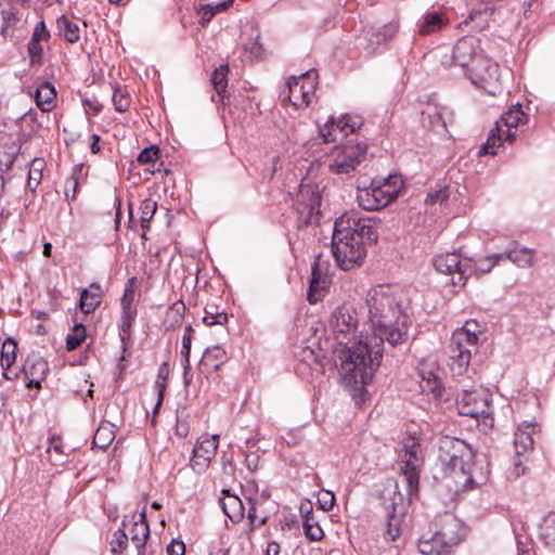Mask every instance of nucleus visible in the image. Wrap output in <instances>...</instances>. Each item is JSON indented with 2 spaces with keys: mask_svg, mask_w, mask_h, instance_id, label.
Segmentation results:
<instances>
[{
  "mask_svg": "<svg viewBox=\"0 0 555 555\" xmlns=\"http://www.w3.org/2000/svg\"><path fill=\"white\" fill-rule=\"evenodd\" d=\"M228 360L225 350L219 346L206 348L198 363L199 371L205 374H211L218 371Z\"/></svg>",
  "mask_w": 555,
  "mask_h": 555,
  "instance_id": "21",
  "label": "nucleus"
},
{
  "mask_svg": "<svg viewBox=\"0 0 555 555\" xmlns=\"http://www.w3.org/2000/svg\"><path fill=\"white\" fill-rule=\"evenodd\" d=\"M140 222L141 228L143 230L142 238L146 240V231L150 229V221L152 220L153 216L155 215L157 210V203L152 199L151 197H147L143 199L140 204Z\"/></svg>",
  "mask_w": 555,
  "mask_h": 555,
  "instance_id": "33",
  "label": "nucleus"
},
{
  "mask_svg": "<svg viewBox=\"0 0 555 555\" xmlns=\"http://www.w3.org/2000/svg\"><path fill=\"white\" fill-rule=\"evenodd\" d=\"M379 223L375 217H358L356 214H345L335 220L332 251L343 270L362 263L366 256L365 244L377 241Z\"/></svg>",
  "mask_w": 555,
  "mask_h": 555,
  "instance_id": "2",
  "label": "nucleus"
},
{
  "mask_svg": "<svg viewBox=\"0 0 555 555\" xmlns=\"http://www.w3.org/2000/svg\"><path fill=\"white\" fill-rule=\"evenodd\" d=\"M321 201V191L318 185L301 186L296 202L299 222L304 224L319 222Z\"/></svg>",
  "mask_w": 555,
  "mask_h": 555,
  "instance_id": "12",
  "label": "nucleus"
},
{
  "mask_svg": "<svg viewBox=\"0 0 555 555\" xmlns=\"http://www.w3.org/2000/svg\"><path fill=\"white\" fill-rule=\"evenodd\" d=\"M280 554V544L272 541L268 543L266 555H279Z\"/></svg>",
  "mask_w": 555,
  "mask_h": 555,
  "instance_id": "64",
  "label": "nucleus"
},
{
  "mask_svg": "<svg viewBox=\"0 0 555 555\" xmlns=\"http://www.w3.org/2000/svg\"><path fill=\"white\" fill-rule=\"evenodd\" d=\"M330 325L333 331L334 337L337 340V345L333 351L335 365L338 367L340 373V360L338 359V352L346 348V343L349 339L359 340L354 336L358 328V314L356 309L349 304H343L337 307L330 320Z\"/></svg>",
  "mask_w": 555,
  "mask_h": 555,
  "instance_id": "5",
  "label": "nucleus"
},
{
  "mask_svg": "<svg viewBox=\"0 0 555 555\" xmlns=\"http://www.w3.org/2000/svg\"><path fill=\"white\" fill-rule=\"evenodd\" d=\"M467 73L472 82L489 94L499 91V65L483 54L476 57Z\"/></svg>",
  "mask_w": 555,
  "mask_h": 555,
  "instance_id": "8",
  "label": "nucleus"
},
{
  "mask_svg": "<svg viewBox=\"0 0 555 555\" xmlns=\"http://www.w3.org/2000/svg\"><path fill=\"white\" fill-rule=\"evenodd\" d=\"M230 72L228 64H221L217 67L211 75V85L217 92V94L221 98L222 104H229L230 95L227 94L228 88V74Z\"/></svg>",
  "mask_w": 555,
  "mask_h": 555,
  "instance_id": "25",
  "label": "nucleus"
},
{
  "mask_svg": "<svg viewBox=\"0 0 555 555\" xmlns=\"http://www.w3.org/2000/svg\"><path fill=\"white\" fill-rule=\"evenodd\" d=\"M113 439H114L113 431L106 427L100 426L94 434L92 447L105 450V448H107L109 446V443L113 441Z\"/></svg>",
  "mask_w": 555,
  "mask_h": 555,
  "instance_id": "48",
  "label": "nucleus"
},
{
  "mask_svg": "<svg viewBox=\"0 0 555 555\" xmlns=\"http://www.w3.org/2000/svg\"><path fill=\"white\" fill-rule=\"evenodd\" d=\"M540 538L546 546L555 552V513H550L540 528Z\"/></svg>",
  "mask_w": 555,
  "mask_h": 555,
  "instance_id": "35",
  "label": "nucleus"
},
{
  "mask_svg": "<svg viewBox=\"0 0 555 555\" xmlns=\"http://www.w3.org/2000/svg\"><path fill=\"white\" fill-rule=\"evenodd\" d=\"M168 555H185V544L179 540H172L167 546Z\"/></svg>",
  "mask_w": 555,
  "mask_h": 555,
  "instance_id": "60",
  "label": "nucleus"
},
{
  "mask_svg": "<svg viewBox=\"0 0 555 555\" xmlns=\"http://www.w3.org/2000/svg\"><path fill=\"white\" fill-rule=\"evenodd\" d=\"M456 408L463 416L473 418L487 417L490 411V397L481 388L464 389L457 395Z\"/></svg>",
  "mask_w": 555,
  "mask_h": 555,
  "instance_id": "11",
  "label": "nucleus"
},
{
  "mask_svg": "<svg viewBox=\"0 0 555 555\" xmlns=\"http://www.w3.org/2000/svg\"><path fill=\"white\" fill-rule=\"evenodd\" d=\"M304 531L310 541H319L324 537V532L319 524L306 525Z\"/></svg>",
  "mask_w": 555,
  "mask_h": 555,
  "instance_id": "56",
  "label": "nucleus"
},
{
  "mask_svg": "<svg viewBox=\"0 0 555 555\" xmlns=\"http://www.w3.org/2000/svg\"><path fill=\"white\" fill-rule=\"evenodd\" d=\"M234 0H224L217 4H203L198 9L197 13L201 17V24L205 25L211 21V18L219 12L225 11L232 5Z\"/></svg>",
  "mask_w": 555,
  "mask_h": 555,
  "instance_id": "37",
  "label": "nucleus"
},
{
  "mask_svg": "<svg viewBox=\"0 0 555 555\" xmlns=\"http://www.w3.org/2000/svg\"><path fill=\"white\" fill-rule=\"evenodd\" d=\"M335 502V495L331 491H324L322 496L319 498V504L322 511L326 512L332 509Z\"/></svg>",
  "mask_w": 555,
  "mask_h": 555,
  "instance_id": "59",
  "label": "nucleus"
},
{
  "mask_svg": "<svg viewBox=\"0 0 555 555\" xmlns=\"http://www.w3.org/2000/svg\"><path fill=\"white\" fill-rule=\"evenodd\" d=\"M357 201L359 206L367 211L378 210L382 208L380 201L378 202L372 183L369 188L361 189L358 186Z\"/></svg>",
  "mask_w": 555,
  "mask_h": 555,
  "instance_id": "30",
  "label": "nucleus"
},
{
  "mask_svg": "<svg viewBox=\"0 0 555 555\" xmlns=\"http://www.w3.org/2000/svg\"><path fill=\"white\" fill-rule=\"evenodd\" d=\"M502 7L495 8L490 3H480L478 7L474 8L467 18H465L459 26L462 28L464 25L473 24L472 30L482 31L489 28L490 21L494 23H500V18L498 15L501 14Z\"/></svg>",
  "mask_w": 555,
  "mask_h": 555,
  "instance_id": "16",
  "label": "nucleus"
},
{
  "mask_svg": "<svg viewBox=\"0 0 555 555\" xmlns=\"http://www.w3.org/2000/svg\"><path fill=\"white\" fill-rule=\"evenodd\" d=\"M112 101L115 109L119 113L127 112L131 104V98L129 93L120 86H116L114 88Z\"/></svg>",
  "mask_w": 555,
  "mask_h": 555,
  "instance_id": "47",
  "label": "nucleus"
},
{
  "mask_svg": "<svg viewBox=\"0 0 555 555\" xmlns=\"http://www.w3.org/2000/svg\"><path fill=\"white\" fill-rule=\"evenodd\" d=\"M203 322L207 325H223L228 322V314L224 310H220L218 306L214 304H207L205 307V315Z\"/></svg>",
  "mask_w": 555,
  "mask_h": 555,
  "instance_id": "41",
  "label": "nucleus"
},
{
  "mask_svg": "<svg viewBox=\"0 0 555 555\" xmlns=\"http://www.w3.org/2000/svg\"><path fill=\"white\" fill-rule=\"evenodd\" d=\"M408 505L399 492H395L389 503H385L383 537L386 541H397L400 538L405 524Z\"/></svg>",
  "mask_w": 555,
  "mask_h": 555,
  "instance_id": "7",
  "label": "nucleus"
},
{
  "mask_svg": "<svg viewBox=\"0 0 555 555\" xmlns=\"http://www.w3.org/2000/svg\"><path fill=\"white\" fill-rule=\"evenodd\" d=\"M44 160L42 158H34L30 164L27 178V188L35 191L42 180V171L44 168Z\"/></svg>",
  "mask_w": 555,
  "mask_h": 555,
  "instance_id": "40",
  "label": "nucleus"
},
{
  "mask_svg": "<svg viewBox=\"0 0 555 555\" xmlns=\"http://www.w3.org/2000/svg\"><path fill=\"white\" fill-rule=\"evenodd\" d=\"M218 444V435L199 437L193 448V457L191 460L192 467H206L209 464V462L216 456Z\"/></svg>",
  "mask_w": 555,
  "mask_h": 555,
  "instance_id": "17",
  "label": "nucleus"
},
{
  "mask_svg": "<svg viewBox=\"0 0 555 555\" xmlns=\"http://www.w3.org/2000/svg\"><path fill=\"white\" fill-rule=\"evenodd\" d=\"M504 258L503 254H492L486 257H481L473 262L470 260L472 268L468 273L473 270L480 273H489L494 266H496Z\"/></svg>",
  "mask_w": 555,
  "mask_h": 555,
  "instance_id": "38",
  "label": "nucleus"
},
{
  "mask_svg": "<svg viewBox=\"0 0 555 555\" xmlns=\"http://www.w3.org/2000/svg\"><path fill=\"white\" fill-rule=\"evenodd\" d=\"M372 184L375 190L376 197L378 201L380 199V207L384 208L392 201H395L398 196L396 195V190H390L385 185L380 179H373Z\"/></svg>",
  "mask_w": 555,
  "mask_h": 555,
  "instance_id": "44",
  "label": "nucleus"
},
{
  "mask_svg": "<svg viewBox=\"0 0 555 555\" xmlns=\"http://www.w3.org/2000/svg\"><path fill=\"white\" fill-rule=\"evenodd\" d=\"M55 98V88L48 81L42 82L35 92L36 104L42 112H50L54 107Z\"/></svg>",
  "mask_w": 555,
  "mask_h": 555,
  "instance_id": "26",
  "label": "nucleus"
},
{
  "mask_svg": "<svg viewBox=\"0 0 555 555\" xmlns=\"http://www.w3.org/2000/svg\"><path fill=\"white\" fill-rule=\"evenodd\" d=\"M27 51H28L31 64L41 63L42 55H43V48H42L41 43L34 41V40H29V42L27 44Z\"/></svg>",
  "mask_w": 555,
  "mask_h": 555,
  "instance_id": "51",
  "label": "nucleus"
},
{
  "mask_svg": "<svg viewBox=\"0 0 555 555\" xmlns=\"http://www.w3.org/2000/svg\"><path fill=\"white\" fill-rule=\"evenodd\" d=\"M526 114L521 111L520 105L511 108L504 113L496 124H501L505 128H517L519 125L525 124Z\"/></svg>",
  "mask_w": 555,
  "mask_h": 555,
  "instance_id": "39",
  "label": "nucleus"
},
{
  "mask_svg": "<svg viewBox=\"0 0 555 555\" xmlns=\"http://www.w3.org/2000/svg\"><path fill=\"white\" fill-rule=\"evenodd\" d=\"M387 188L390 190H396V195L398 196L402 186H403V180L401 176L399 175H389L387 178H385L382 181Z\"/></svg>",
  "mask_w": 555,
  "mask_h": 555,
  "instance_id": "55",
  "label": "nucleus"
},
{
  "mask_svg": "<svg viewBox=\"0 0 555 555\" xmlns=\"http://www.w3.org/2000/svg\"><path fill=\"white\" fill-rule=\"evenodd\" d=\"M50 39V31L47 29L44 21L36 24L30 40L41 43Z\"/></svg>",
  "mask_w": 555,
  "mask_h": 555,
  "instance_id": "52",
  "label": "nucleus"
},
{
  "mask_svg": "<svg viewBox=\"0 0 555 555\" xmlns=\"http://www.w3.org/2000/svg\"><path fill=\"white\" fill-rule=\"evenodd\" d=\"M365 302L372 335L349 339L338 352L340 377L347 386L370 384L380 365L384 344L396 347L408 340L411 320L398 286L378 285L367 292Z\"/></svg>",
  "mask_w": 555,
  "mask_h": 555,
  "instance_id": "1",
  "label": "nucleus"
},
{
  "mask_svg": "<svg viewBox=\"0 0 555 555\" xmlns=\"http://www.w3.org/2000/svg\"><path fill=\"white\" fill-rule=\"evenodd\" d=\"M406 453L409 454V459L401 461L399 470L402 476V481L406 486L409 501H411L413 496H416L418 494L420 468L412 461V457L416 456V452L411 449Z\"/></svg>",
  "mask_w": 555,
  "mask_h": 555,
  "instance_id": "20",
  "label": "nucleus"
},
{
  "mask_svg": "<svg viewBox=\"0 0 555 555\" xmlns=\"http://www.w3.org/2000/svg\"><path fill=\"white\" fill-rule=\"evenodd\" d=\"M182 365H183V383L185 386H189L193 380L191 363H186V364H182Z\"/></svg>",
  "mask_w": 555,
  "mask_h": 555,
  "instance_id": "63",
  "label": "nucleus"
},
{
  "mask_svg": "<svg viewBox=\"0 0 555 555\" xmlns=\"http://www.w3.org/2000/svg\"><path fill=\"white\" fill-rule=\"evenodd\" d=\"M23 372L27 378L26 387L28 389L40 388L41 382L49 373V364L43 358L33 354L27 357Z\"/></svg>",
  "mask_w": 555,
  "mask_h": 555,
  "instance_id": "19",
  "label": "nucleus"
},
{
  "mask_svg": "<svg viewBox=\"0 0 555 555\" xmlns=\"http://www.w3.org/2000/svg\"><path fill=\"white\" fill-rule=\"evenodd\" d=\"M56 24L67 42L75 43L80 39V29L78 24L69 20L66 15L60 16Z\"/></svg>",
  "mask_w": 555,
  "mask_h": 555,
  "instance_id": "32",
  "label": "nucleus"
},
{
  "mask_svg": "<svg viewBox=\"0 0 555 555\" xmlns=\"http://www.w3.org/2000/svg\"><path fill=\"white\" fill-rule=\"evenodd\" d=\"M533 433L534 426L531 424L524 423L518 426L514 437V447L517 456L522 455L533 449Z\"/></svg>",
  "mask_w": 555,
  "mask_h": 555,
  "instance_id": "23",
  "label": "nucleus"
},
{
  "mask_svg": "<svg viewBox=\"0 0 555 555\" xmlns=\"http://www.w3.org/2000/svg\"><path fill=\"white\" fill-rule=\"evenodd\" d=\"M225 495L220 499L223 513L233 521L240 522L244 518L245 507L237 495L224 491Z\"/></svg>",
  "mask_w": 555,
  "mask_h": 555,
  "instance_id": "24",
  "label": "nucleus"
},
{
  "mask_svg": "<svg viewBox=\"0 0 555 555\" xmlns=\"http://www.w3.org/2000/svg\"><path fill=\"white\" fill-rule=\"evenodd\" d=\"M160 150L156 145L145 147L142 150L137 158L138 163L146 164L149 167L146 170L151 173L159 172L163 163H157L159 158Z\"/></svg>",
  "mask_w": 555,
  "mask_h": 555,
  "instance_id": "29",
  "label": "nucleus"
},
{
  "mask_svg": "<svg viewBox=\"0 0 555 555\" xmlns=\"http://www.w3.org/2000/svg\"><path fill=\"white\" fill-rule=\"evenodd\" d=\"M444 542L431 531L429 538L424 535L418 540L417 548L423 555H451L453 551Z\"/></svg>",
  "mask_w": 555,
  "mask_h": 555,
  "instance_id": "22",
  "label": "nucleus"
},
{
  "mask_svg": "<svg viewBox=\"0 0 555 555\" xmlns=\"http://www.w3.org/2000/svg\"><path fill=\"white\" fill-rule=\"evenodd\" d=\"M134 282H135V278H131L128 280L125 291H124V295L121 297V307L133 306Z\"/></svg>",
  "mask_w": 555,
  "mask_h": 555,
  "instance_id": "53",
  "label": "nucleus"
},
{
  "mask_svg": "<svg viewBox=\"0 0 555 555\" xmlns=\"http://www.w3.org/2000/svg\"><path fill=\"white\" fill-rule=\"evenodd\" d=\"M318 72L315 69L307 70L298 77L293 76L287 81V99L295 107H306L310 104L311 96L314 94Z\"/></svg>",
  "mask_w": 555,
  "mask_h": 555,
  "instance_id": "10",
  "label": "nucleus"
},
{
  "mask_svg": "<svg viewBox=\"0 0 555 555\" xmlns=\"http://www.w3.org/2000/svg\"><path fill=\"white\" fill-rule=\"evenodd\" d=\"M478 43L479 41L472 36L461 38L454 44L451 55H443L441 63L444 66L456 65L468 70L476 57L482 55L477 52Z\"/></svg>",
  "mask_w": 555,
  "mask_h": 555,
  "instance_id": "14",
  "label": "nucleus"
},
{
  "mask_svg": "<svg viewBox=\"0 0 555 555\" xmlns=\"http://www.w3.org/2000/svg\"><path fill=\"white\" fill-rule=\"evenodd\" d=\"M17 344L12 338H7L2 345L1 350V366L4 371V377L11 379L7 371L12 366L16 359Z\"/></svg>",
  "mask_w": 555,
  "mask_h": 555,
  "instance_id": "34",
  "label": "nucleus"
},
{
  "mask_svg": "<svg viewBox=\"0 0 555 555\" xmlns=\"http://www.w3.org/2000/svg\"><path fill=\"white\" fill-rule=\"evenodd\" d=\"M433 262L438 272L457 275L456 280L452 279L454 285H464L467 280L468 270L472 268L470 259L463 261L456 253L438 255L434 258Z\"/></svg>",
  "mask_w": 555,
  "mask_h": 555,
  "instance_id": "15",
  "label": "nucleus"
},
{
  "mask_svg": "<svg viewBox=\"0 0 555 555\" xmlns=\"http://www.w3.org/2000/svg\"><path fill=\"white\" fill-rule=\"evenodd\" d=\"M300 513L304 519L302 527L305 528L306 525H314L318 524L314 519L313 513H312V506L310 503L301 504L300 506Z\"/></svg>",
  "mask_w": 555,
  "mask_h": 555,
  "instance_id": "57",
  "label": "nucleus"
},
{
  "mask_svg": "<svg viewBox=\"0 0 555 555\" xmlns=\"http://www.w3.org/2000/svg\"><path fill=\"white\" fill-rule=\"evenodd\" d=\"M86 326L81 323L75 324L66 337V349L68 351L75 350L82 344V341L86 339Z\"/></svg>",
  "mask_w": 555,
  "mask_h": 555,
  "instance_id": "43",
  "label": "nucleus"
},
{
  "mask_svg": "<svg viewBox=\"0 0 555 555\" xmlns=\"http://www.w3.org/2000/svg\"><path fill=\"white\" fill-rule=\"evenodd\" d=\"M437 449L438 461L446 476L456 483V491L473 489L486 480L482 473L477 476L475 453L466 441L444 435L439 438Z\"/></svg>",
  "mask_w": 555,
  "mask_h": 555,
  "instance_id": "3",
  "label": "nucleus"
},
{
  "mask_svg": "<svg viewBox=\"0 0 555 555\" xmlns=\"http://www.w3.org/2000/svg\"><path fill=\"white\" fill-rule=\"evenodd\" d=\"M398 31L396 23H388L372 33L370 41L374 44H382L390 40Z\"/></svg>",
  "mask_w": 555,
  "mask_h": 555,
  "instance_id": "45",
  "label": "nucleus"
},
{
  "mask_svg": "<svg viewBox=\"0 0 555 555\" xmlns=\"http://www.w3.org/2000/svg\"><path fill=\"white\" fill-rule=\"evenodd\" d=\"M137 318V309L133 306L121 307V323L119 336L122 341L124 352L126 351L127 340L130 339L131 336V327Z\"/></svg>",
  "mask_w": 555,
  "mask_h": 555,
  "instance_id": "28",
  "label": "nucleus"
},
{
  "mask_svg": "<svg viewBox=\"0 0 555 555\" xmlns=\"http://www.w3.org/2000/svg\"><path fill=\"white\" fill-rule=\"evenodd\" d=\"M150 537V527L147 521H133L130 529V540L138 550L137 555H145V544Z\"/></svg>",
  "mask_w": 555,
  "mask_h": 555,
  "instance_id": "27",
  "label": "nucleus"
},
{
  "mask_svg": "<svg viewBox=\"0 0 555 555\" xmlns=\"http://www.w3.org/2000/svg\"><path fill=\"white\" fill-rule=\"evenodd\" d=\"M449 194L447 189H441L439 191L429 193L426 197L427 204H436V203H443L448 199Z\"/></svg>",
  "mask_w": 555,
  "mask_h": 555,
  "instance_id": "58",
  "label": "nucleus"
},
{
  "mask_svg": "<svg viewBox=\"0 0 555 555\" xmlns=\"http://www.w3.org/2000/svg\"><path fill=\"white\" fill-rule=\"evenodd\" d=\"M99 294H89L88 288H83L80 293L79 308L86 313H92L100 306Z\"/></svg>",
  "mask_w": 555,
  "mask_h": 555,
  "instance_id": "46",
  "label": "nucleus"
},
{
  "mask_svg": "<svg viewBox=\"0 0 555 555\" xmlns=\"http://www.w3.org/2000/svg\"><path fill=\"white\" fill-rule=\"evenodd\" d=\"M129 537L124 529H118L114 532L111 541V550L113 553H120L128 546Z\"/></svg>",
  "mask_w": 555,
  "mask_h": 555,
  "instance_id": "50",
  "label": "nucleus"
},
{
  "mask_svg": "<svg viewBox=\"0 0 555 555\" xmlns=\"http://www.w3.org/2000/svg\"><path fill=\"white\" fill-rule=\"evenodd\" d=\"M248 511H247V518L249 520V530L254 531L256 528H259L260 526L264 525L267 521L266 516H259L257 514V507L255 500L248 499Z\"/></svg>",
  "mask_w": 555,
  "mask_h": 555,
  "instance_id": "49",
  "label": "nucleus"
},
{
  "mask_svg": "<svg viewBox=\"0 0 555 555\" xmlns=\"http://www.w3.org/2000/svg\"><path fill=\"white\" fill-rule=\"evenodd\" d=\"M15 157L16 155H8L4 160L0 159V170L9 171L15 162Z\"/></svg>",
  "mask_w": 555,
  "mask_h": 555,
  "instance_id": "62",
  "label": "nucleus"
},
{
  "mask_svg": "<svg viewBox=\"0 0 555 555\" xmlns=\"http://www.w3.org/2000/svg\"><path fill=\"white\" fill-rule=\"evenodd\" d=\"M502 254L518 267H527L532 262V251L528 248H513Z\"/></svg>",
  "mask_w": 555,
  "mask_h": 555,
  "instance_id": "42",
  "label": "nucleus"
},
{
  "mask_svg": "<svg viewBox=\"0 0 555 555\" xmlns=\"http://www.w3.org/2000/svg\"><path fill=\"white\" fill-rule=\"evenodd\" d=\"M191 344L188 338H182V349H181V356H182V364L190 363V353H191Z\"/></svg>",
  "mask_w": 555,
  "mask_h": 555,
  "instance_id": "61",
  "label": "nucleus"
},
{
  "mask_svg": "<svg viewBox=\"0 0 555 555\" xmlns=\"http://www.w3.org/2000/svg\"><path fill=\"white\" fill-rule=\"evenodd\" d=\"M330 284V276L324 272L320 261L317 259L311 268V276L307 293L308 301L312 305L320 301L326 295Z\"/></svg>",
  "mask_w": 555,
  "mask_h": 555,
  "instance_id": "18",
  "label": "nucleus"
},
{
  "mask_svg": "<svg viewBox=\"0 0 555 555\" xmlns=\"http://www.w3.org/2000/svg\"><path fill=\"white\" fill-rule=\"evenodd\" d=\"M365 156L366 145L362 143L335 146L328 157V170L334 175H350Z\"/></svg>",
  "mask_w": 555,
  "mask_h": 555,
  "instance_id": "6",
  "label": "nucleus"
},
{
  "mask_svg": "<svg viewBox=\"0 0 555 555\" xmlns=\"http://www.w3.org/2000/svg\"><path fill=\"white\" fill-rule=\"evenodd\" d=\"M78 185H79L78 178L75 175L70 176L66 180L64 195L67 201H74L76 198Z\"/></svg>",
  "mask_w": 555,
  "mask_h": 555,
  "instance_id": "54",
  "label": "nucleus"
},
{
  "mask_svg": "<svg viewBox=\"0 0 555 555\" xmlns=\"http://www.w3.org/2000/svg\"><path fill=\"white\" fill-rule=\"evenodd\" d=\"M363 125V118L358 115L344 114L328 120L320 127V135L325 143L336 142L359 130Z\"/></svg>",
  "mask_w": 555,
  "mask_h": 555,
  "instance_id": "9",
  "label": "nucleus"
},
{
  "mask_svg": "<svg viewBox=\"0 0 555 555\" xmlns=\"http://www.w3.org/2000/svg\"><path fill=\"white\" fill-rule=\"evenodd\" d=\"M443 16L438 12H429L424 16L423 22L420 25L418 33L422 36L430 35L443 26Z\"/></svg>",
  "mask_w": 555,
  "mask_h": 555,
  "instance_id": "36",
  "label": "nucleus"
},
{
  "mask_svg": "<svg viewBox=\"0 0 555 555\" xmlns=\"http://www.w3.org/2000/svg\"><path fill=\"white\" fill-rule=\"evenodd\" d=\"M503 143V126L496 124L495 128L491 130L487 141L481 145L479 155H495L496 149Z\"/></svg>",
  "mask_w": 555,
  "mask_h": 555,
  "instance_id": "31",
  "label": "nucleus"
},
{
  "mask_svg": "<svg viewBox=\"0 0 555 555\" xmlns=\"http://www.w3.org/2000/svg\"><path fill=\"white\" fill-rule=\"evenodd\" d=\"M478 335L467 326L456 330L448 346L449 365L454 375L466 372L472 353L478 349Z\"/></svg>",
  "mask_w": 555,
  "mask_h": 555,
  "instance_id": "4",
  "label": "nucleus"
},
{
  "mask_svg": "<svg viewBox=\"0 0 555 555\" xmlns=\"http://www.w3.org/2000/svg\"><path fill=\"white\" fill-rule=\"evenodd\" d=\"M466 528L461 519L452 513H444L437 516L433 524V532L444 540V545L452 551L466 535Z\"/></svg>",
  "mask_w": 555,
  "mask_h": 555,
  "instance_id": "13",
  "label": "nucleus"
}]
</instances>
